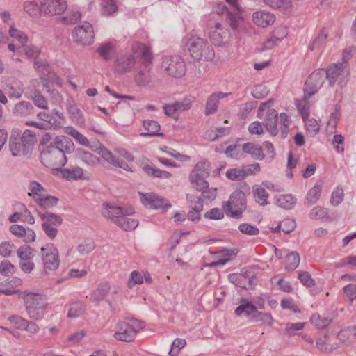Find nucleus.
I'll list each match as a JSON object with an SVG mask.
<instances>
[{"label": "nucleus", "instance_id": "1", "mask_svg": "<svg viewBox=\"0 0 356 356\" xmlns=\"http://www.w3.org/2000/svg\"><path fill=\"white\" fill-rule=\"evenodd\" d=\"M18 298L23 302L24 310L29 319L34 322L42 321L47 315L49 304L47 296L42 292L31 290L16 291Z\"/></svg>", "mask_w": 356, "mask_h": 356}, {"label": "nucleus", "instance_id": "2", "mask_svg": "<svg viewBox=\"0 0 356 356\" xmlns=\"http://www.w3.org/2000/svg\"><path fill=\"white\" fill-rule=\"evenodd\" d=\"M102 213L104 217L112 220L118 227L124 231L135 229L139 223L138 219L134 216L133 208L120 207L115 203H104Z\"/></svg>", "mask_w": 356, "mask_h": 356}, {"label": "nucleus", "instance_id": "3", "mask_svg": "<svg viewBox=\"0 0 356 356\" xmlns=\"http://www.w3.org/2000/svg\"><path fill=\"white\" fill-rule=\"evenodd\" d=\"M184 51L194 60H211L214 51L205 40L195 33H189L184 38Z\"/></svg>", "mask_w": 356, "mask_h": 356}, {"label": "nucleus", "instance_id": "4", "mask_svg": "<svg viewBox=\"0 0 356 356\" xmlns=\"http://www.w3.org/2000/svg\"><path fill=\"white\" fill-rule=\"evenodd\" d=\"M211 172V164L207 160L198 161L188 175V181L196 191H203L207 188L206 178Z\"/></svg>", "mask_w": 356, "mask_h": 356}, {"label": "nucleus", "instance_id": "5", "mask_svg": "<svg viewBox=\"0 0 356 356\" xmlns=\"http://www.w3.org/2000/svg\"><path fill=\"white\" fill-rule=\"evenodd\" d=\"M40 252L42 264V273L47 275L48 272L57 270L60 264L59 251L57 247L52 243H48L41 247Z\"/></svg>", "mask_w": 356, "mask_h": 356}, {"label": "nucleus", "instance_id": "6", "mask_svg": "<svg viewBox=\"0 0 356 356\" xmlns=\"http://www.w3.org/2000/svg\"><path fill=\"white\" fill-rule=\"evenodd\" d=\"M144 327L145 323L136 319L120 322L118 324V331L113 334V337L117 341L132 342L137 333Z\"/></svg>", "mask_w": 356, "mask_h": 356}, {"label": "nucleus", "instance_id": "7", "mask_svg": "<svg viewBox=\"0 0 356 356\" xmlns=\"http://www.w3.org/2000/svg\"><path fill=\"white\" fill-rule=\"evenodd\" d=\"M35 141V135L30 130H26L21 137L10 138V149L13 156L29 154Z\"/></svg>", "mask_w": 356, "mask_h": 356}, {"label": "nucleus", "instance_id": "8", "mask_svg": "<svg viewBox=\"0 0 356 356\" xmlns=\"http://www.w3.org/2000/svg\"><path fill=\"white\" fill-rule=\"evenodd\" d=\"M222 207L228 216L234 218H241L246 208L245 193L241 191L234 192L227 201L222 202Z\"/></svg>", "mask_w": 356, "mask_h": 356}, {"label": "nucleus", "instance_id": "9", "mask_svg": "<svg viewBox=\"0 0 356 356\" xmlns=\"http://www.w3.org/2000/svg\"><path fill=\"white\" fill-rule=\"evenodd\" d=\"M36 212L41 220V227L46 236L51 240L55 239L58 233V227L63 223L62 218L54 213Z\"/></svg>", "mask_w": 356, "mask_h": 356}, {"label": "nucleus", "instance_id": "10", "mask_svg": "<svg viewBox=\"0 0 356 356\" xmlns=\"http://www.w3.org/2000/svg\"><path fill=\"white\" fill-rule=\"evenodd\" d=\"M277 112L271 108L268 103H263L258 108L257 116L262 120L263 125L273 136L277 134Z\"/></svg>", "mask_w": 356, "mask_h": 356}, {"label": "nucleus", "instance_id": "11", "mask_svg": "<svg viewBox=\"0 0 356 356\" xmlns=\"http://www.w3.org/2000/svg\"><path fill=\"white\" fill-rule=\"evenodd\" d=\"M40 160L45 166L56 170L64 166L67 161V156L52 146L44 147L42 149Z\"/></svg>", "mask_w": 356, "mask_h": 356}, {"label": "nucleus", "instance_id": "12", "mask_svg": "<svg viewBox=\"0 0 356 356\" xmlns=\"http://www.w3.org/2000/svg\"><path fill=\"white\" fill-rule=\"evenodd\" d=\"M161 70L174 78H180L186 73L184 62L179 58L165 56L161 63Z\"/></svg>", "mask_w": 356, "mask_h": 356}, {"label": "nucleus", "instance_id": "13", "mask_svg": "<svg viewBox=\"0 0 356 356\" xmlns=\"http://www.w3.org/2000/svg\"><path fill=\"white\" fill-rule=\"evenodd\" d=\"M325 75L323 70L312 72L305 81L303 93L306 97H312L318 92L325 83Z\"/></svg>", "mask_w": 356, "mask_h": 356}, {"label": "nucleus", "instance_id": "14", "mask_svg": "<svg viewBox=\"0 0 356 356\" xmlns=\"http://www.w3.org/2000/svg\"><path fill=\"white\" fill-rule=\"evenodd\" d=\"M325 75L331 86L336 83L342 84L348 79L349 75L348 65L339 63L332 64L327 68Z\"/></svg>", "mask_w": 356, "mask_h": 356}, {"label": "nucleus", "instance_id": "15", "mask_svg": "<svg viewBox=\"0 0 356 356\" xmlns=\"http://www.w3.org/2000/svg\"><path fill=\"white\" fill-rule=\"evenodd\" d=\"M266 189L273 191H280V188L269 181H264L260 184H255L252 186V195L256 203L260 206L268 204L269 194Z\"/></svg>", "mask_w": 356, "mask_h": 356}, {"label": "nucleus", "instance_id": "16", "mask_svg": "<svg viewBox=\"0 0 356 356\" xmlns=\"http://www.w3.org/2000/svg\"><path fill=\"white\" fill-rule=\"evenodd\" d=\"M209 37L211 42L216 46H226L229 42V31L220 22H211Z\"/></svg>", "mask_w": 356, "mask_h": 356}, {"label": "nucleus", "instance_id": "17", "mask_svg": "<svg viewBox=\"0 0 356 356\" xmlns=\"http://www.w3.org/2000/svg\"><path fill=\"white\" fill-rule=\"evenodd\" d=\"M73 37L75 42L78 44L86 46L93 42L94 31L92 25L85 22L77 26L73 32Z\"/></svg>", "mask_w": 356, "mask_h": 356}, {"label": "nucleus", "instance_id": "18", "mask_svg": "<svg viewBox=\"0 0 356 356\" xmlns=\"http://www.w3.org/2000/svg\"><path fill=\"white\" fill-rule=\"evenodd\" d=\"M106 163L118 168H122L127 172H132L131 167L122 160L120 161L112 152L103 145H99L95 150Z\"/></svg>", "mask_w": 356, "mask_h": 356}, {"label": "nucleus", "instance_id": "19", "mask_svg": "<svg viewBox=\"0 0 356 356\" xmlns=\"http://www.w3.org/2000/svg\"><path fill=\"white\" fill-rule=\"evenodd\" d=\"M140 200L143 205L150 209L167 210L171 207V204L161 197L154 193H140Z\"/></svg>", "mask_w": 356, "mask_h": 356}, {"label": "nucleus", "instance_id": "20", "mask_svg": "<svg viewBox=\"0 0 356 356\" xmlns=\"http://www.w3.org/2000/svg\"><path fill=\"white\" fill-rule=\"evenodd\" d=\"M16 329L36 334L40 331V326L33 320L26 319L19 315H12L8 318Z\"/></svg>", "mask_w": 356, "mask_h": 356}, {"label": "nucleus", "instance_id": "21", "mask_svg": "<svg viewBox=\"0 0 356 356\" xmlns=\"http://www.w3.org/2000/svg\"><path fill=\"white\" fill-rule=\"evenodd\" d=\"M65 0H42V10L44 15L54 16L62 15L67 9Z\"/></svg>", "mask_w": 356, "mask_h": 356}, {"label": "nucleus", "instance_id": "22", "mask_svg": "<svg viewBox=\"0 0 356 356\" xmlns=\"http://www.w3.org/2000/svg\"><path fill=\"white\" fill-rule=\"evenodd\" d=\"M275 22V16L269 11L257 10L252 14V22L258 27L266 28Z\"/></svg>", "mask_w": 356, "mask_h": 356}, {"label": "nucleus", "instance_id": "23", "mask_svg": "<svg viewBox=\"0 0 356 356\" xmlns=\"http://www.w3.org/2000/svg\"><path fill=\"white\" fill-rule=\"evenodd\" d=\"M75 157L83 165L90 168H95L101 163L99 157L82 148L76 149Z\"/></svg>", "mask_w": 356, "mask_h": 356}, {"label": "nucleus", "instance_id": "24", "mask_svg": "<svg viewBox=\"0 0 356 356\" xmlns=\"http://www.w3.org/2000/svg\"><path fill=\"white\" fill-rule=\"evenodd\" d=\"M229 279L235 286L242 289H251L253 286L254 276L247 273H233Z\"/></svg>", "mask_w": 356, "mask_h": 356}, {"label": "nucleus", "instance_id": "25", "mask_svg": "<svg viewBox=\"0 0 356 356\" xmlns=\"http://www.w3.org/2000/svg\"><path fill=\"white\" fill-rule=\"evenodd\" d=\"M10 232L17 237L22 238L26 243L34 242L36 238L35 232L30 228H25L15 224L10 227Z\"/></svg>", "mask_w": 356, "mask_h": 356}, {"label": "nucleus", "instance_id": "26", "mask_svg": "<svg viewBox=\"0 0 356 356\" xmlns=\"http://www.w3.org/2000/svg\"><path fill=\"white\" fill-rule=\"evenodd\" d=\"M52 147L57 149L60 153L66 156L67 154H71L74 149L73 141L65 136H56L53 142Z\"/></svg>", "mask_w": 356, "mask_h": 356}, {"label": "nucleus", "instance_id": "27", "mask_svg": "<svg viewBox=\"0 0 356 356\" xmlns=\"http://www.w3.org/2000/svg\"><path fill=\"white\" fill-rule=\"evenodd\" d=\"M257 313L258 311L257 307L244 298L240 299V305L235 309L236 315L241 316V314H245L247 317L253 321H254V318H256Z\"/></svg>", "mask_w": 356, "mask_h": 356}, {"label": "nucleus", "instance_id": "28", "mask_svg": "<svg viewBox=\"0 0 356 356\" xmlns=\"http://www.w3.org/2000/svg\"><path fill=\"white\" fill-rule=\"evenodd\" d=\"M353 330V327H348L341 329L339 332L335 333L334 336L338 340V342L337 343L339 344V348L342 346L350 348L354 347Z\"/></svg>", "mask_w": 356, "mask_h": 356}, {"label": "nucleus", "instance_id": "29", "mask_svg": "<svg viewBox=\"0 0 356 356\" xmlns=\"http://www.w3.org/2000/svg\"><path fill=\"white\" fill-rule=\"evenodd\" d=\"M327 37V30L325 28H321L317 35L309 44V49L312 51H321L325 47Z\"/></svg>", "mask_w": 356, "mask_h": 356}, {"label": "nucleus", "instance_id": "30", "mask_svg": "<svg viewBox=\"0 0 356 356\" xmlns=\"http://www.w3.org/2000/svg\"><path fill=\"white\" fill-rule=\"evenodd\" d=\"M144 280H145L148 284L152 282V278L149 273L144 272L142 273L138 270H134L130 273V276L127 280V286L129 289H132L136 284H143Z\"/></svg>", "mask_w": 356, "mask_h": 356}, {"label": "nucleus", "instance_id": "31", "mask_svg": "<svg viewBox=\"0 0 356 356\" xmlns=\"http://www.w3.org/2000/svg\"><path fill=\"white\" fill-rule=\"evenodd\" d=\"M244 153L250 155L255 160H263L265 158L262 147L258 144L248 142L242 145Z\"/></svg>", "mask_w": 356, "mask_h": 356}, {"label": "nucleus", "instance_id": "32", "mask_svg": "<svg viewBox=\"0 0 356 356\" xmlns=\"http://www.w3.org/2000/svg\"><path fill=\"white\" fill-rule=\"evenodd\" d=\"M111 289L110 284L105 282L99 284L90 296V300L95 303H99L106 299Z\"/></svg>", "mask_w": 356, "mask_h": 356}, {"label": "nucleus", "instance_id": "33", "mask_svg": "<svg viewBox=\"0 0 356 356\" xmlns=\"http://www.w3.org/2000/svg\"><path fill=\"white\" fill-rule=\"evenodd\" d=\"M316 348L321 352L325 353H332L339 348V344L337 342H331L327 335L316 339Z\"/></svg>", "mask_w": 356, "mask_h": 356}, {"label": "nucleus", "instance_id": "34", "mask_svg": "<svg viewBox=\"0 0 356 356\" xmlns=\"http://www.w3.org/2000/svg\"><path fill=\"white\" fill-rule=\"evenodd\" d=\"M191 103L189 101L175 102L171 104H165L163 106L164 113L170 116L178 111H185L190 109Z\"/></svg>", "mask_w": 356, "mask_h": 356}, {"label": "nucleus", "instance_id": "35", "mask_svg": "<svg viewBox=\"0 0 356 356\" xmlns=\"http://www.w3.org/2000/svg\"><path fill=\"white\" fill-rule=\"evenodd\" d=\"M35 202L39 208L47 210L56 207L58 202V198L45 193L41 197L38 198Z\"/></svg>", "mask_w": 356, "mask_h": 356}, {"label": "nucleus", "instance_id": "36", "mask_svg": "<svg viewBox=\"0 0 356 356\" xmlns=\"http://www.w3.org/2000/svg\"><path fill=\"white\" fill-rule=\"evenodd\" d=\"M67 111L72 120L77 124L83 125L85 124V118L82 112L73 101H69Z\"/></svg>", "mask_w": 356, "mask_h": 356}, {"label": "nucleus", "instance_id": "37", "mask_svg": "<svg viewBox=\"0 0 356 356\" xmlns=\"http://www.w3.org/2000/svg\"><path fill=\"white\" fill-rule=\"evenodd\" d=\"M62 177L68 180H77L83 179V170L78 166L72 169L63 168L60 170Z\"/></svg>", "mask_w": 356, "mask_h": 356}, {"label": "nucleus", "instance_id": "38", "mask_svg": "<svg viewBox=\"0 0 356 356\" xmlns=\"http://www.w3.org/2000/svg\"><path fill=\"white\" fill-rule=\"evenodd\" d=\"M24 10L31 17H38L43 14L42 1L39 4L33 1H27L24 3Z\"/></svg>", "mask_w": 356, "mask_h": 356}, {"label": "nucleus", "instance_id": "39", "mask_svg": "<svg viewBox=\"0 0 356 356\" xmlns=\"http://www.w3.org/2000/svg\"><path fill=\"white\" fill-rule=\"evenodd\" d=\"M85 310V306L81 302H72L69 305L67 316L71 319L79 318L84 314Z\"/></svg>", "mask_w": 356, "mask_h": 356}, {"label": "nucleus", "instance_id": "40", "mask_svg": "<svg viewBox=\"0 0 356 356\" xmlns=\"http://www.w3.org/2000/svg\"><path fill=\"white\" fill-rule=\"evenodd\" d=\"M45 193V188L40 183L34 180L29 181L28 195L31 197L34 202Z\"/></svg>", "mask_w": 356, "mask_h": 356}, {"label": "nucleus", "instance_id": "41", "mask_svg": "<svg viewBox=\"0 0 356 356\" xmlns=\"http://www.w3.org/2000/svg\"><path fill=\"white\" fill-rule=\"evenodd\" d=\"M66 134L71 136L78 143L85 147H90L88 138L73 127H66L64 130Z\"/></svg>", "mask_w": 356, "mask_h": 356}, {"label": "nucleus", "instance_id": "42", "mask_svg": "<svg viewBox=\"0 0 356 356\" xmlns=\"http://www.w3.org/2000/svg\"><path fill=\"white\" fill-rule=\"evenodd\" d=\"M34 108L31 104L26 101H22L17 104L13 109L14 113L20 116H26L33 113Z\"/></svg>", "mask_w": 356, "mask_h": 356}, {"label": "nucleus", "instance_id": "43", "mask_svg": "<svg viewBox=\"0 0 356 356\" xmlns=\"http://www.w3.org/2000/svg\"><path fill=\"white\" fill-rule=\"evenodd\" d=\"M296 200L289 194L279 195L276 197V204L280 207L290 209L296 204Z\"/></svg>", "mask_w": 356, "mask_h": 356}, {"label": "nucleus", "instance_id": "44", "mask_svg": "<svg viewBox=\"0 0 356 356\" xmlns=\"http://www.w3.org/2000/svg\"><path fill=\"white\" fill-rule=\"evenodd\" d=\"M300 258L298 253L292 252L286 254L284 259L285 269L294 270L300 264Z\"/></svg>", "mask_w": 356, "mask_h": 356}, {"label": "nucleus", "instance_id": "45", "mask_svg": "<svg viewBox=\"0 0 356 356\" xmlns=\"http://www.w3.org/2000/svg\"><path fill=\"white\" fill-rule=\"evenodd\" d=\"M218 13H224L225 12L227 13V15L229 17V21H230V26L234 31L238 30L240 22L243 21V18L240 15H233L232 13H230L227 8L222 4H219L218 6Z\"/></svg>", "mask_w": 356, "mask_h": 356}, {"label": "nucleus", "instance_id": "46", "mask_svg": "<svg viewBox=\"0 0 356 356\" xmlns=\"http://www.w3.org/2000/svg\"><path fill=\"white\" fill-rule=\"evenodd\" d=\"M312 97H306L305 94H304L303 97L301 99L296 100V105L302 116L303 119H305L309 117V99Z\"/></svg>", "mask_w": 356, "mask_h": 356}, {"label": "nucleus", "instance_id": "47", "mask_svg": "<svg viewBox=\"0 0 356 356\" xmlns=\"http://www.w3.org/2000/svg\"><path fill=\"white\" fill-rule=\"evenodd\" d=\"M224 96L223 94L220 93L218 95L213 94L209 97L206 104V115L214 113L217 111L219 99Z\"/></svg>", "mask_w": 356, "mask_h": 356}, {"label": "nucleus", "instance_id": "48", "mask_svg": "<svg viewBox=\"0 0 356 356\" xmlns=\"http://www.w3.org/2000/svg\"><path fill=\"white\" fill-rule=\"evenodd\" d=\"M264 2L273 9L287 10L292 8V3L290 0H264Z\"/></svg>", "mask_w": 356, "mask_h": 356}, {"label": "nucleus", "instance_id": "49", "mask_svg": "<svg viewBox=\"0 0 356 356\" xmlns=\"http://www.w3.org/2000/svg\"><path fill=\"white\" fill-rule=\"evenodd\" d=\"M305 126L307 134L311 136L316 135L320 130L319 122L314 118H305Z\"/></svg>", "mask_w": 356, "mask_h": 356}, {"label": "nucleus", "instance_id": "50", "mask_svg": "<svg viewBox=\"0 0 356 356\" xmlns=\"http://www.w3.org/2000/svg\"><path fill=\"white\" fill-rule=\"evenodd\" d=\"M95 248V242L85 241L78 244L76 251L81 256H86L90 254Z\"/></svg>", "mask_w": 356, "mask_h": 356}, {"label": "nucleus", "instance_id": "51", "mask_svg": "<svg viewBox=\"0 0 356 356\" xmlns=\"http://www.w3.org/2000/svg\"><path fill=\"white\" fill-rule=\"evenodd\" d=\"M234 256V253L232 250H224L220 252V258L216 261H213L210 264H207L205 266L207 267H215L217 266H222L225 265L227 262L230 261Z\"/></svg>", "mask_w": 356, "mask_h": 356}, {"label": "nucleus", "instance_id": "52", "mask_svg": "<svg viewBox=\"0 0 356 356\" xmlns=\"http://www.w3.org/2000/svg\"><path fill=\"white\" fill-rule=\"evenodd\" d=\"M310 322L318 329H325L331 323V319L321 317L318 314H313L310 318Z\"/></svg>", "mask_w": 356, "mask_h": 356}, {"label": "nucleus", "instance_id": "53", "mask_svg": "<svg viewBox=\"0 0 356 356\" xmlns=\"http://www.w3.org/2000/svg\"><path fill=\"white\" fill-rule=\"evenodd\" d=\"M118 10V7L115 0H106L101 4L102 13L104 15L109 16L115 13Z\"/></svg>", "mask_w": 356, "mask_h": 356}, {"label": "nucleus", "instance_id": "54", "mask_svg": "<svg viewBox=\"0 0 356 356\" xmlns=\"http://www.w3.org/2000/svg\"><path fill=\"white\" fill-rule=\"evenodd\" d=\"M65 122V117L63 113L58 111H53L50 113V127L54 129L60 128Z\"/></svg>", "mask_w": 356, "mask_h": 356}, {"label": "nucleus", "instance_id": "55", "mask_svg": "<svg viewBox=\"0 0 356 356\" xmlns=\"http://www.w3.org/2000/svg\"><path fill=\"white\" fill-rule=\"evenodd\" d=\"M321 193V186L318 184L314 185L307 195V203L312 204L316 203L320 198Z\"/></svg>", "mask_w": 356, "mask_h": 356}, {"label": "nucleus", "instance_id": "56", "mask_svg": "<svg viewBox=\"0 0 356 356\" xmlns=\"http://www.w3.org/2000/svg\"><path fill=\"white\" fill-rule=\"evenodd\" d=\"M17 254L20 259V261L33 259L34 257L33 250L28 245L19 247L17 250Z\"/></svg>", "mask_w": 356, "mask_h": 356}, {"label": "nucleus", "instance_id": "57", "mask_svg": "<svg viewBox=\"0 0 356 356\" xmlns=\"http://www.w3.org/2000/svg\"><path fill=\"white\" fill-rule=\"evenodd\" d=\"M186 345V341L184 339L177 338L175 339L171 346V348L168 352L169 356H178L180 350L184 348Z\"/></svg>", "mask_w": 356, "mask_h": 356}, {"label": "nucleus", "instance_id": "58", "mask_svg": "<svg viewBox=\"0 0 356 356\" xmlns=\"http://www.w3.org/2000/svg\"><path fill=\"white\" fill-rule=\"evenodd\" d=\"M8 33L10 36L18 41L22 46H24V44L27 42L26 35L12 25L10 26Z\"/></svg>", "mask_w": 356, "mask_h": 356}, {"label": "nucleus", "instance_id": "59", "mask_svg": "<svg viewBox=\"0 0 356 356\" xmlns=\"http://www.w3.org/2000/svg\"><path fill=\"white\" fill-rule=\"evenodd\" d=\"M144 169L147 174L151 175L155 177L169 179L172 177V174L170 172L153 167L146 166Z\"/></svg>", "mask_w": 356, "mask_h": 356}, {"label": "nucleus", "instance_id": "60", "mask_svg": "<svg viewBox=\"0 0 356 356\" xmlns=\"http://www.w3.org/2000/svg\"><path fill=\"white\" fill-rule=\"evenodd\" d=\"M226 176L231 180L238 181L243 179L246 177V173L243 169L232 168L227 170Z\"/></svg>", "mask_w": 356, "mask_h": 356}, {"label": "nucleus", "instance_id": "61", "mask_svg": "<svg viewBox=\"0 0 356 356\" xmlns=\"http://www.w3.org/2000/svg\"><path fill=\"white\" fill-rule=\"evenodd\" d=\"M203 209L202 202H197V204L193 205V208L188 211V218L193 222H197L200 220V211Z\"/></svg>", "mask_w": 356, "mask_h": 356}, {"label": "nucleus", "instance_id": "62", "mask_svg": "<svg viewBox=\"0 0 356 356\" xmlns=\"http://www.w3.org/2000/svg\"><path fill=\"white\" fill-rule=\"evenodd\" d=\"M22 47L23 52L29 59L35 60L40 54V49L33 44Z\"/></svg>", "mask_w": 356, "mask_h": 356}, {"label": "nucleus", "instance_id": "63", "mask_svg": "<svg viewBox=\"0 0 356 356\" xmlns=\"http://www.w3.org/2000/svg\"><path fill=\"white\" fill-rule=\"evenodd\" d=\"M97 51L104 60H108L113 53V45L111 43L103 44L99 47Z\"/></svg>", "mask_w": 356, "mask_h": 356}, {"label": "nucleus", "instance_id": "64", "mask_svg": "<svg viewBox=\"0 0 356 356\" xmlns=\"http://www.w3.org/2000/svg\"><path fill=\"white\" fill-rule=\"evenodd\" d=\"M298 278L301 283L307 287H313L316 282L307 271H299L298 273Z\"/></svg>", "mask_w": 356, "mask_h": 356}]
</instances>
